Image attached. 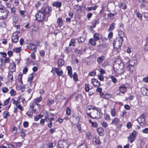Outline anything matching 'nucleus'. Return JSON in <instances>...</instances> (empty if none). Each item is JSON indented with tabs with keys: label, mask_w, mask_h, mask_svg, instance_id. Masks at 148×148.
<instances>
[{
	"label": "nucleus",
	"mask_w": 148,
	"mask_h": 148,
	"mask_svg": "<svg viewBox=\"0 0 148 148\" xmlns=\"http://www.w3.org/2000/svg\"><path fill=\"white\" fill-rule=\"evenodd\" d=\"M92 111L90 112H88V115L92 119H99L102 115L101 110L97 107H93Z\"/></svg>",
	"instance_id": "nucleus-1"
},
{
	"label": "nucleus",
	"mask_w": 148,
	"mask_h": 148,
	"mask_svg": "<svg viewBox=\"0 0 148 148\" xmlns=\"http://www.w3.org/2000/svg\"><path fill=\"white\" fill-rule=\"evenodd\" d=\"M121 65V60L119 59L116 60L113 66L114 71L116 74L117 73L118 74H119L120 73L119 72V70L122 69V68L120 67V66Z\"/></svg>",
	"instance_id": "nucleus-2"
},
{
	"label": "nucleus",
	"mask_w": 148,
	"mask_h": 148,
	"mask_svg": "<svg viewBox=\"0 0 148 148\" xmlns=\"http://www.w3.org/2000/svg\"><path fill=\"white\" fill-rule=\"evenodd\" d=\"M123 39L116 37L113 42V46L116 49L119 48L122 45Z\"/></svg>",
	"instance_id": "nucleus-3"
},
{
	"label": "nucleus",
	"mask_w": 148,
	"mask_h": 148,
	"mask_svg": "<svg viewBox=\"0 0 148 148\" xmlns=\"http://www.w3.org/2000/svg\"><path fill=\"white\" fill-rule=\"evenodd\" d=\"M45 14L41 11H39L36 14V20L39 22L43 21L45 18Z\"/></svg>",
	"instance_id": "nucleus-4"
},
{
	"label": "nucleus",
	"mask_w": 148,
	"mask_h": 148,
	"mask_svg": "<svg viewBox=\"0 0 148 148\" xmlns=\"http://www.w3.org/2000/svg\"><path fill=\"white\" fill-rule=\"evenodd\" d=\"M137 61L136 60H132L129 61V65L127 67L128 70L131 72H132L134 69V66L137 64Z\"/></svg>",
	"instance_id": "nucleus-5"
},
{
	"label": "nucleus",
	"mask_w": 148,
	"mask_h": 148,
	"mask_svg": "<svg viewBox=\"0 0 148 148\" xmlns=\"http://www.w3.org/2000/svg\"><path fill=\"white\" fill-rule=\"evenodd\" d=\"M138 122L142 126H145L146 125V123L145 121V116L144 114H142L137 119Z\"/></svg>",
	"instance_id": "nucleus-6"
},
{
	"label": "nucleus",
	"mask_w": 148,
	"mask_h": 148,
	"mask_svg": "<svg viewBox=\"0 0 148 148\" xmlns=\"http://www.w3.org/2000/svg\"><path fill=\"white\" fill-rule=\"evenodd\" d=\"M58 145V148H68L69 147L66 142L62 140L59 141Z\"/></svg>",
	"instance_id": "nucleus-7"
},
{
	"label": "nucleus",
	"mask_w": 148,
	"mask_h": 148,
	"mask_svg": "<svg viewBox=\"0 0 148 148\" xmlns=\"http://www.w3.org/2000/svg\"><path fill=\"white\" fill-rule=\"evenodd\" d=\"M136 132L134 130L132 133L130 134V136L128 137V139L130 140V143H132L136 137Z\"/></svg>",
	"instance_id": "nucleus-8"
},
{
	"label": "nucleus",
	"mask_w": 148,
	"mask_h": 148,
	"mask_svg": "<svg viewBox=\"0 0 148 148\" xmlns=\"http://www.w3.org/2000/svg\"><path fill=\"white\" fill-rule=\"evenodd\" d=\"M42 100V97L40 96L39 97L36 98L33 100V102L35 103L36 104V106H37V110H40V104L38 103L40 102Z\"/></svg>",
	"instance_id": "nucleus-9"
},
{
	"label": "nucleus",
	"mask_w": 148,
	"mask_h": 148,
	"mask_svg": "<svg viewBox=\"0 0 148 148\" xmlns=\"http://www.w3.org/2000/svg\"><path fill=\"white\" fill-rule=\"evenodd\" d=\"M12 42L16 43L18 41V32L14 33L12 36Z\"/></svg>",
	"instance_id": "nucleus-10"
},
{
	"label": "nucleus",
	"mask_w": 148,
	"mask_h": 148,
	"mask_svg": "<svg viewBox=\"0 0 148 148\" xmlns=\"http://www.w3.org/2000/svg\"><path fill=\"white\" fill-rule=\"evenodd\" d=\"M51 11L52 8L48 6L43 7L41 10V11L46 14H49Z\"/></svg>",
	"instance_id": "nucleus-11"
},
{
	"label": "nucleus",
	"mask_w": 148,
	"mask_h": 148,
	"mask_svg": "<svg viewBox=\"0 0 148 148\" xmlns=\"http://www.w3.org/2000/svg\"><path fill=\"white\" fill-rule=\"evenodd\" d=\"M91 83L95 88H98L101 85L100 82L97 79L95 78L91 79Z\"/></svg>",
	"instance_id": "nucleus-12"
},
{
	"label": "nucleus",
	"mask_w": 148,
	"mask_h": 148,
	"mask_svg": "<svg viewBox=\"0 0 148 148\" xmlns=\"http://www.w3.org/2000/svg\"><path fill=\"white\" fill-rule=\"evenodd\" d=\"M25 100L24 99L21 98L17 101H16L15 99H12L13 103L15 104L16 106H17L19 103H22L23 104L24 101Z\"/></svg>",
	"instance_id": "nucleus-13"
},
{
	"label": "nucleus",
	"mask_w": 148,
	"mask_h": 148,
	"mask_svg": "<svg viewBox=\"0 0 148 148\" xmlns=\"http://www.w3.org/2000/svg\"><path fill=\"white\" fill-rule=\"evenodd\" d=\"M10 69L11 72L13 73L16 70V64L14 62H13L10 64Z\"/></svg>",
	"instance_id": "nucleus-14"
},
{
	"label": "nucleus",
	"mask_w": 148,
	"mask_h": 148,
	"mask_svg": "<svg viewBox=\"0 0 148 148\" xmlns=\"http://www.w3.org/2000/svg\"><path fill=\"white\" fill-rule=\"evenodd\" d=\"M141 92L144 95L148 96V87H143L141 88Z\"/></svg>",
	"instance_id": "nucleus-15"
},
{
	"label": "nucleus",
	"mask_w": 148,
	"mask_h": 148,
	"mask_svg": "<svg viewBox=\"0 0 148 148\" xmlns=\"http://www.w3.org/2000/svg\"><path fill=\"white\" fill-rule=\"evenodd\" d=\"M119 91L122 93H124L127 90V87L125 85L120 86L119 88Z\"/></svg>",
	"instance_id": "nucleus-16"
},
{
	"label": "nucleus",
	"mask_w": 148,
	"mask_h": 148,
	"mask_svg": "<svg viewBox=\"0 0 148 148\" xmlns=\"http://www.w3.org/2000/svg\"><path fill=\"white\" fill-rule=\"evenodd\" d=\"M8 12L5 10L2 9V10L1 15L0 17L3 18H7L8 15Z\"/></svg>",
	"instance_id": "nucleus-17"
},
{
	"label": "nucleus",
	"mask_w": 148,
	"mask_h": 148,
	"mask_svg": "<svg viewBox=\"0 0 148 148\" xmlns=\"http://www.w3.org/2000/svg\"><path fill=\"white\" fill-rule=\"evenodd\" d=\"M120 123V119L116 117L114 118L112 120V122L111 124L113 125L118 124Z\"/></svg>",
	"instance_id": "nucleus-18"
},
{
	"label": "nucleus",
	"mask_w": 148,
	"mask_h": 148,
	"mask_svg": "<svg viewBox=\"0 0 148 148\" xmlns=\"http://www.w3.org/2000/svg\"><path fill=\"white\" fill-rule=\"evenodd\" d=\"M56 22L58 24V27H61L64 24V23L62 19L60 17L58 18Z\"/></svg>",
	"instance_id": "nucleus-19"
},
{
	"label": "nucleus",
	"mask_w": 148,
	"mask_h": 148,
	"mask_svg": "<svg viewBox=\"0 0 148 148\" xmlns=\"http://www.w3.org/2000/svg\"><path fill=\"white\" fill-rule=\"evenodd\" d=\"M34 78V74L33 73H31L28 76V78L27 79V84L31 85Z\"/></svg>",
	"instance_id": "nucleus-20"
},
{
	"label": "nucleus",
	"mask_w": 148,
	"mask_h": 148,
	"mask_svg": "<svg viewBox=\"0 0 148 148\" xmlns=\"http://www.w3.org/2000/svg\"><path fill=\"white\" fill-rule=\"evenodd\" d=\"M110 112L112 116L114 117L116 116V110L115 108L110 109Z\"/></svg>",
	"instance_id": "nucleus-21"
},
{
	"label": "nucleus",
	"mask_w": 148,
	"mask_h": 148,
	"mask_svg": "<svg viewBox=\"0 0 148 148\" xmlns=\"http://www.w3.org/2000/svg\"><path fill=\"white\" fill-rule=\"evenodd\" d=\"M118 35L119 36L117 38L123 39V38L125 36L124 33L123 31L121 30H119L118 31Z\"/></svg>",
	"instance_id": "nucleus-22"
},
{
	"label": "nucleus",
	"mask_w": 148,
	"mask_h": 148,
	"mask_svg": "<svg viewBox=\"0 0 148 148\" xmlns=\"http://www.w3.org/2000/svg\"><path fill=\"white\" fill-rule=\"evenodd\" d=\"M54 70L56 73L57 75L58 76H61L63 74V72L62 70H59V69L57 68H54Z\"/></svg>",
	"instance_id": "nucleus-23"
},
{
	"label": "nucleus",
	"mask_w": 148,
	"mask_h": 148,
	"mask_svg": "<svg viewBox=\"0 0 148 148\" xmlns=\"http://www.w3.org/2000/svg\"><path fill=\"white\" fill-rule=\"evenodd\" d=\"M36 105V104L34 102L33 103H31L29 105L30 108L32 109L34 112H36L37 110H37V109L34 108Z\"/></svg>",
	"instance_id": "nucleus-24"
},
{
	"label": "nucleus",
	"mask_w": 148,
	"mask_h": 148,
	"mask_svg": "<svg viewBox=\"0 0 148 148\" xmlns=\"http://www.w3.org/2000/svg\"><path fill=\"white\" fill-rule=\"evenodd\" d=\"M52 5L58 8H60L61 6V3L58 1L52 3Z\"/></svg>",
	"instance_id": "nucleus-25"
},
{
	"label": "nucleus",
	"mask_w": 148,
	"mask_h": 148,
	"mask_svg": "<svg viewBox=\"0 0 148 148\" xmlns=\"http://www.w3.org/2000/svg\"><path fill=\"white\" fill-rule=\"evenodd\" d=\"M13 79V73H9L8 76V79L9 82H11Z\"/></svg>",
	"instance_id": "nucleus-26"
},
{
	"label": "nucleus",
	"mask_w": 148,
	"mask_h": 148,
	"mask_svg": "<svg viewBox=\"0 0 148 148\" xmlns=\"http://www.w3.org/2000/svg\"><path fill=\"white\" fill-rule=\"evenodd\" d=\"M98 6L97 5H95L93 7H88L86 8V10L88 11L91 10H95L98 8Z\"/></svg>",
	"instance_id": "nucleus-27"
},
{
	"label": "nucleus",
	"mask_w": 148,
	"mask_h": 148,
	"mask_svg": "<svg viewBox=\"0 0 148 148\" xmlns=\"http://www.w3.org/2000/svg\"><path fill=\"white\" fill-rule=\"evenodd\" d=\"M96 41L94 39L91 38L89 40L88 43L92 45L95 46L96 44Z\"/></svg>",
	"instance_id": "nucleus-28"
},
{
	"label": "nucleus",
	"mask_w": 148,
	"mask_h": 148,
	"mask_svg": "<svg viewBox=\"0 0 148 148\" xmlns=\"http://www.w3.org/2000/svg\"><path fill=\"white\" fill-rule=\"evenodd\" d=\"M26 130L23 129H21L20 130V133L21 136L22 138H24L25 136Z\"/></svg>",
	"instance_id": "nucleus-29"
},
{
	"label": "nucleus",
	"mask_w": 148,
	"mask_h": 148,
	"mask_svg": "<svg viewBox=\"0 0 148 148\" xmlns=\"http://www.w3.org/2000/svg\"><path fill=\"white\" fill-rule=\"evenodd\" d=\"M29 49L32 51L34 52H36V51L37 48L36 45H31L29 47Z\"/></svg>",
	"instance_id": "nucleus-30"
},
{
	"label": "nucleus",
	"mask_w": 148,
	"mask_h": 148,
	"mask_svg": "<svg viewBox=\"0 0 148 148\" xmlns=\"http://www.w3.org/2000/svg\"><path fill=\"white\" fill-rule=\"evenodd\" d=\"M103 129L101 127L98 128L97 132L98 134L100 136L103 135Z\"/></svg>",
	"instance_id": "nucleus-31"
},
{
	"label": "nucleus",
	"mask_w": 148,
	"mask_h": 148,
	"mask_svg": "<svg viewBox=\"0 0 148 148\" xmlns=\"http://www.w3.org/2000/svg\"><path fill=\"white\" fill-rule=\"evenodd\" d=\"M104 117L105 119L107 121H109L111 120L110 116L107 113L104 114Z\"/></svg>",
	"instance_id": "nucleus-32"
},
{
	"label": "nucleus",
	"mask_w": 148,
	"mask_h": 148,
	"mask_svg": "<svg viewBox=\"0 0 148 148\" xmlns=\"http://www.w3.org/2000/svg\"><path fill=\"white\" fill-rule=\"evenodd\" d=\"M71 110L69 107H67L66 108V114L68 116L70 115L71 114Z\"/></svg>",
	"instance_id": "nucleus-33"
},
{
	"label": "nucleus",
	"mask_w": 148,
	"mask_h": 148,
	"mask_svg": "<svg viewBox=\"0 0 148 148\" xmlns=\"http://www.w3.org/2000/svg\"><path fill=\"white\" fill-rule=\"evenodd\" d=\"M120 7L123 9H125L127 8V5L125 3H120L119 4Z\"/></svg>",
	"instance_id": "nucleus-34"
},
{
	"label": "nucleus",
	"mask_w": 148,
	"mask_h": 148,
	"mask_svg": "<svg viewBox=\"0 0 148 148\" xmlns=\"http://www.w3.org/2000/svg\"><path fill=\"white\" fill-rule=\"evenodd\" d=\"M76 42L75 39H72L71 40L70 43L69 44V46H75V45Z\"/></svg>",
	"instance_id": "nucleus-35"
},
{
	"label": "nucleus",
	"mask_w": 148,
	"mask_h": 148,
	"mask_svg": "<svg viewBox=\"0 0 148 148\" xmlns=\"http://www.w3.org/2000/svg\"><path fill=\"white\" fill-rule=\"evenodd\" d=\"M115 24L114 23H112L110 25L109 28L108 29V31L110 30H112L114 29L115 27Z\"/></svg>",
	"instance_id": "nucleus-36"
},
{
	"label": "nucleus",
	"mask_w": 148,
	"mask_h": 148,
	"mask_svg": "<svg viewBox=\"0 0 148 148\" xmlns=\"http://www.w3.org/2000/svg\"><path fill=\"white\" fill-rule=\"evenodd\" d=\"M93 107L94 106H88L86 108V112L87 114L88 112H89L90 111H92V109H93V108H94Z\"/></svg>",
	"instance_id": "nucleus-37"
},
{
	"label": "nucleus",
	"mask_w": 148,
	"mask_h": 148,
	"mask_svg": "<svg viewBox=\"0 0 148 148\" xmlns=\"http://www.w3.org/2000/svg\"><path fill=\"white\" fill-rule=\"evenodd\" d=\"M99 23V22L98 20H94L92 22V23L93 25L92 27H95L96 25L97 24H98Z\"/></svg>",
	"instance_id": "nucleus-38"
},
{
	"label": "nucleus",
	"mask_w": 148,
	"mask_h": 148,
	"mask_svg": "<svg viewBox=\"0 0 148 148\" xmlns=\"http://www.w3.org/2000/svg\"><path fill=\"white\" fill-rule=\"evenodd\" d=\"M11 132L14 134H16L17 132V127L15 126L13 127L11 130Z\"/></svg>",
	"instance_id": "nucleus-39"
},
{
	"label": "nucleus",
	"mask_w": 148,
	"mask_h": 148,
	"mask_svg": "<svg viewBox=\"0 0 148 148\" xmlns=\"http://www.w3.org/2000/svg\"><path fill=\"white\" fill-rule=\"evenodd\" d=\"M74 52L77 54H81L82 53V51L81 50L78 49H74Z\"/></svg>",
	"instance_id": "nucleus-40"
},
{
	"label": "nucleus",
	"mask_w": 148,
	"mask_h": 148,
	"mask_svg": "<svg viewBox=\"0 0 148 148\" xmlns=\"http://www.w3.org/2000/svg\"><path fill=\"white\" fill-rule=\"evenodd\" d=\"M93 38L95 41L98 40L99 39V37L98 34L95 33L93 36Z\"/></svg>",
	"instance_id": "nucleus-41"
},
{
	"label": "nucleus",
	"mask_w": 148,
	"mask_h": 148,
	"mask_svg": "<svg viewBox=\"0 0 148 148\" xmlns=\"http://www.w3.org/2000/svg\"><path fill=\"white\" fill-rule=\"evenodd\" d=\"M104 59V57L103 56H101L97 60V61L99 63H101Z\"/></svg>",
	"instance_id": "nucleus-42"
},
{
	"label": "nucleus",
	"mask_w": 148,
	"mask_h": 148,
	"mask_svg": "<svg viewBox=\"0 0 148 148\" xmlns=\"http://www.w3.org/2000/svg\"><path fill=\"white\" fill-rule=\"evenodd\" d=\"M58 63L59 65L61 66L64 64V61L63 59H60L58 60Z\"/></svg>",
	"instance_id": "nucleus-43"
},
{
	"label": "nucleus",
	"mask_w": 148,
	"mask_h": 148,
	"mask_svg": "<svg viewBox=\"0 0 148 148\" xmlns=\"http://www.w3.org/2000/svg\"><path fill=\"white\" fill-rule=\"evenodd\" d=\"M9 116V113L8 111H5L4 112L3 114V116L4 118L5 119Z\"/></svg>",
	"instance_id": "nucleus-44"
},
{
	"label": "nucleus",
	"mask_w": 148,
	"mask_h": 148,
	"mask_svg": "<svg viewBox=\"0 0 148 148\" xmlns=\"http://www.w3.org/2000/svg\"><path fill=\"white\" fill-rule=\"evenodd\" d=\"M78 148H87V146L86 144L84 143L78 146Z\"/></svg>",
	"instance_id": "nucleus-45"
},
{
	"label": "nucleus",
	"mask_w": 148,
	"mask_h": 148,
	"mask_svg": "<svg viewBox=\"0 0 148 148\" xmlns=\"http://www.w3.org/2000/svg\"><path fill=\"white\" fill-rule=\"evenodd\" d=\"M138 18L140 20H142V15L139 12H136L135 13Z\"/></svg>",
	"instance_id": "nucleus-46"
},
{
	"label": "nucleus",
	"mask_w": 148,
	"mask_h": 148,
	"mask_svg": "<svg viewBox=\"0 0 148 148\" xmlns=\"http://www.w3.org/2000/svg\"><path fill=\"white\" fill-rule=\"evenodd\" d=\"M85 41V39L84 37H80L78 40V42L79 43H82Z\"/></svg>",
	"instance_id": "nucleus-47"
},
{
	"label": "nucleus",
	"mask_w": 148,
	"mask_h": 148,
	"mask_svg": "<svg viewBox=\"0 0 148 148\" xmlns=\"http://www.w3.org/2000/svg\"><path fill=\"white\" fill-rule=\"evenodd\" d=\"M22 75L19 74L18 76V80L19 83L21 84H22Z\"/></svg>",
	"instance_id": "nucleus-48"
},
{
	"label": "nucleus",
	"mask_w": 148,
	"mask_h": 148,
	"mask_svg": "<svg viewBox=\"0 0 148 148\" xmlns=\"http://www.w3.org/2000/svg\"><path fill=\"white\" fill-rule=\"evenodd\" d=\"M1 90L3 93H5L8 92V89L7 88L4 87L2 88Z\"/></svg>",
	"instance_id": "nucleus-49"
},
{
	"label": "nucleus",
	"mask_w": 148,
	"mask_h": 148,
	"mask_svg": "<svg viewBox=\"0 0 148 148\" xmlns=\"http://www.w3.org/2000/svg\"><path fill=\"white\" fill-rule=\"evenodd\" d=\"M110 78L111 79L112 81L114 83H115L117 82V80L116 78L114 76L111 75Z\"/></svg>",
	"instance_id": "nucleus-50"
},
{
	"label": "nucleus",
	"mask_w": 148,
	"mask_h": 148,
	"mask_svg": "<svg viewBox=\"0 0 148 148\" xmlns=\"http://www.w3.org/2000/svg\"><path fill=\"white\" fill-rule=\"evenodd\" d=\"M16 92L13 89H12L10 92V93L11 96H14L16 94Z\"/></svg>",
	"instance_id": "nucleus-51"
},
{
	"label": "nucleus",
	"mask_w": 148,
	"mask_h": 148,
	"mask_svg": "<svg viewBox=\"0 0 148 148\" xmlns=\"http://www.w3.org/2000/svg\"><path fill=\"white\" fill-rule=\"evenodd\" d=\"M20 51V48H14L13 49V52L17 53H19Z\"/></svg>",
	"instance_id": "nucleus-52"
},
{
	"label": "nucleus",
	"mask_w": 148,
	"mask_h": 148,
	"mask_svg": "<svg viewBox=\"0 0 148 148\" xmlns=\"http://www.w3.org/2000/svg\"><path fill=\"white\" fill-rule=\"evenodd\" d=\"M101 124L103 127L105 128L108 125V124L105 121L103 122H102L101 123Z\"/></svg>",
	"instance_id": "nucleus-53"
},
{
	"label": "nucleus",
	"mask_w": 148,
	"mask_h": 148,
	"mask_svg": "<svg viewBox=\"0 0 148 148\" xmlns=\"http://www.w3.org/2000/svg\"><path fill=\"white\" fill-rule=\"evenodd\" d=\"M85 91L87 92H88L90 89L89 85L87 84H85Z\"/></svg>",
	"instance_id": "nucleus-54"
},
{
	"label": "nucleus",
	"mask_w": 148,
	"mask_h": 148,
	"mask_svg": "<svg viewBox=\"0 0 148 148\" xmlns=\"http://www.w3.org/2000/svg\"><path fill=\"white\" fill-rule=\"evenodd\" d=\"M74 9L77 11L78 12L81 9V8L80 6L78 5H75L74 7Z\"/></svg>",
	"instance_id": "nucleus-55"
},
{
	"label": "nucleus",
	"mask_w": 148,
	"mask_h": 148,
	"mask_svg": "<svg viewBox=\"0 0 148 148\" xmlns=\"http://www.w3.org/2000/svg\"><path fill=\"white\" fill-rule=\"evenodd\" d=\"M30 56L31 58L33 60H35L36 59V56L34 52H33L31 53Z\"/></svg>",
	"instance_id": "nucleus-56"
},
{
	"label": "nucleus",
	"mask_w": 148,
	"mask_h": 148,
	"mask_svg": "<svg viewBox=\"0 0 148 148\" xmlns=\"http://www.w3.org/2000/svg\"><path fill=\"white\" fill-rule=\"evenodd\" d=\"M86 137L89 139H90L91 138V136L89 132H87L86 134Z\"/></svg>",
	"instance_id": "nucleus-57"
},
{
	"label": "nucleus",
	"mask_w": 148,
	"mask_h": 148,
	"mask_svg": "<svg viewBox=\"0 0 148 148\" xmlns=\"http://www.w3.org/2000/svg\"><path fill=\"white\" fill-rule=\"evenodd\" d=\"M20 13L22 17H25V11L21 10L20 11Z\"/></svg>",
	"instance_id": "nucleus-58"
},
{
	"label": "nucleus",
	"mask_w": 148,
	"mask_h": 148,
	"mask_svg": "<svg viewBox=\"0 0 148 148\" xmlns=\"http://www.w3.org/2000/svg\"><path fill=\"white\" fill-rule=\"evenodd\" d=\"M127 114V112L125 110H123L121 112V113L120 114V116L121 117H123V116L126 114Z\"/></svg>",
	"instance_id": "nucleus-59"
},
{
	"label": "nucleus",
	"mask_w": 148,
	"mask_h": 148,
	"mask_svg": "<svg viewBox=\"0 0 148 148\" xmlns=\"http://www.w3.org/2000/svg\"><path fill=\"white\" fill-rule=\"evenodd\" d=\"M9 99H6L5 101H4V103L3 104H1L3 106H5L7 105L9 102Z\"/></svg>",
	"instance_id": "nucleus-60"
},
{
	"label": "nucleus",
	"mask_w": 148,
	"mask_h": 148,
	"mask_svg": "<svg viewBox=\"0 0 148 148\" xmlns=\"http://www.w3.org/2000/svg\"><path fill=\"white\" fill-rule=\"evenodd\" d=\"M26 114L29 117L32 116L33 115V112L32 111H29L26 113Z\"/></svg>",
	"instance_id": "nucleus-61"
},
{
	"label": "nucleus",
	"mask_w": 148,
	"mask_h": 148,
	"mask_svg": "<svg viewBox=\"0 0 148 148\" xmlns=\"http://www.w3.org/2000/svg\"><path fill=\"white\" fill-rule=\"evenodd\" d=\"M77 129H78V130L79 132H81L82 130L81 129V127L80 124L79 123H78L77 125Z\"/></svg>",
	"instance_id": "nucleus-62"
},
{
	"label": "nucleus",
	"mask_w": 148,
	"mask_h": 148,
	"mask_svg": "<svg viewBox=\"0 0 148 148\" xmlns=\"http://www.w3.org/2000/svg\"><path fill=\"white\" fill-rule=\"evenodd\" d=\"M142 132L144 134H148V128H145L142 130Z\"/></svg>",
	"instance_id": "nucleus-63"
},
{
	"label": "nucleus",
	"mask_w": 148,
	"mask_h": 148,
	"mask_svg": "<svg viewBox=\"0 0 148 148\" xmlns=\"http://www.w3.org/2000/svg\"><path fill=\"white\" fill-rule=\"evenodd\" d=\"M98 79L100 80L103 81L104 80V77L102 75H98Z\"/></svg>",
	"instance_id": "nucleus-64"
}]
</instances>
